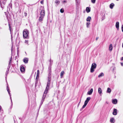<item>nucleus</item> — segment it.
Returning <instances> with one entry per match:
<instances>
[{
  "label": "nucleus",
  "mask_w": 123,
  "mask_h": 123,
  "mask_svg": "<svg viewBox=\"0 0 123 123\" xmlns=\"http://www.w3.org/2000/svg\"><path fill=\"white\" fill-rule=\"evenodd\" d=\"M112 103L114 104H116L117 102V99H113L112 100Z\"/></svg>",
  "instance_id": "4468645a"
},
{
  "label": "nucleus",
  "mask_w": 123,
  "mask_h": 123,
  "mask_svg": "<svg viewBox=\"0 0 123 123\" xmlns=\"http://www.w3.org/2000/svg\"><path fill=\"white\" fill-rule=\"evenodd\" d=\"M7 92H8V93L9 94V95L10 96V98H11V101H12V99H11V95H10V91H9V89L8 87V86H7Z\"/></svg>",
  "instance_id": "f8f14e48"
},
{
  "label": "nucleus",
  "mask_w": 123,
  "mask_h": 123,
  "mask_svg": "<svg viewBox=\"0 0 123 123\" xmlns=\"http://www.w3.org/2000/svg\"><path fill=\"white\" fill-rule=\"evenodd\" d=\"M44 17L40 16L39 17V20L40 21H42L43 19V18H44Z\"/></svg>",
  "instance_id": "aec40b11"
},
{
  "label": "nucleus",
  "mask_w": 123,
  "mask_h": 123,
  "mask_svg": "<svg viewBox=\"0 0 123 123\" xmlns=\"http://www.w3.org/2000/svg\"><path fill=\"white\" fill-rule=\"evenodd\" d=\"M39 70H38L37 71V77L39 76Z\"/></svg>",
  "instance_id": "a878e982"
},
{
  "label": "nucleus",
  "mask_w": 123,
  "mask_h": 123,
  "mask_svg": "<svg viewBox=\"0 0 123 123\" xmlns=\"http://www.w3.org/2000/svg\"><path fill=\"white\" fill-rule=\"evenodd\" d=\"M41 3L42 4H43V1H41Z\"/></svg>",
  "instance_id": "e433bc0d"
},
{
  "label": "nucleus",
  "mask_w": 123,
  "mask_h": 123,
  "mask_svg": "<svg viewBox=\"0 0 123 123\" xmlns=\"http://www.w3.org/2000/svg\"><path fill=\"white\" fill-rule=\"evenodd\" d=\"M64 72L63 71H62L61 72V73L60 74V76H61V78H62L63 75L64 74Z\"/></svg>",
  "instance_id": "dca6fc26"
},
{
  "label": "nucleus",
  "mask_w": 123,
  "mask_h": 123,
  "mask_svg": "<svg viewBox=\"0 0 123 123\" xmlns=\"http://www.w3.org/2000/svg\"><path fill=\"white\" fill-rule=\"evenodd\" d=\"M25 16H26L27 15V13L25 12Z\"/></svg>",
  "instance_id": "f704fd0d"
},
{
  "label": "nucleus",
  "mask_w": 123,
  "mask_h": 123,
  "mask_svg": "<svg viewBox=\"0 0 123 123\" xmlns=\"http://www.w3.org/2000/svg\"><path fill=\"white\" fill-rule=\"evenodd\" d=\"M97 66L96 64L95 63H93L90 69V72L91 73L93 72L94 71V69L96 68Z\"/></svg>",
  "instance_id": "7ed1b4c3"
},
{
  "label": "nucleus",
  "mask_w": 123,
  "mask_h": 123,
  "mask_svg": "<svg viewBox=\"0 0 123 123\" xmlns=\"http://www.w3.org/2000/svg\"><path fill=\"white\" fill-rule=\"evenodd\" d=\"M121 59L122 60H123V57H122Z\"/></svg>",
  "instance_id": "ea45409f"
},
{
  "label": "nucleus",
  "mask_w": 123,
  "mask_h": 123,
  "mask_svg": "<svg viewBox=\"0 0 123 123\" xmlns=\"http://www.w3.org/2000/svg\"><path fill=\"white\" fill-rule=\"evenodd\" d=\"M29 31L26 29H25L23 31V37L25 38H27L29 36Z\"/></svg>",
  "instance_id": "f03ea898"
},
{
  "label": "nucleus",
  "mask_w": 123,
  "mask_h": 123,
  "mask_svg": "<svg viewBox=\"0 0 123 123\" xmlns=\"http://www.w3.org/2000/svg\"><path fill=\"white\" fill-rule=\"evenodd\" d=\"M122 32H123V25H122Z\"/></svg>",
  "instance_id": "72a5a7b5"
},
{
  "label": "nucleus",
  "mask_w": 123,
  "mask_h": 123,
  "mask_svg": "<svg viewBox=\"0 0 123 123\" xmlns=\"http://www.w3.org/2000/svg\"><path fill=\"white\" fill-rule=\"evenodd\" d=\"M122 47L123 48V43L122 44Z\"/></svg>",
  "instance_id": "79ce46f5"
},
{
  "label": "nucleus",
  "mask_w": 123,
  "mask_h": 123,
  "mask_svg": "<svg viewBox=\"0 0 123 123\" xmlns=\"http://www.w3.org/2000/svg\"><path fill=\"white\" fill-rule=\"evenodd\" d=\"M93 91V89L92 88L90 90L88 91L87 92L88 94L89 95H91L92 94Z\"/></svg>",
  "instance_id": "0eeeda50"
},
{
  "label": "nucleus",
  "mask_w": 123,
  "mask_h": 123,
  "mask_svg": "<svg viewBox=\"0 0 123 123\" xmlns=\"http://www.w3.org/2000/svg\"><path fill=\"white\" fill-rule=\"evenodd\" d=\"M60 12L62 13H63L64 12V9L62 8L61 9H60Z\"/></svg>",
  "instance_id": "393cba45"
},
{
  "label": "nucleus",
  "mask_w": 123,
  "mask_h": 123,
  "mask_svg": "<svg viewBox=\"0 0 123 123\" xmlns=\"http://www.w3.org/2000/svg\"><path fill=\"white\" fill-rule=\"evenodd\" d=\"M1 107L0 106V111L1 110Z\"/></svg>",
  "instance_id": "a19ab883"
},
{
  "label": "nucleus",
  "mask_w": 123,
  "mask_h": 123,
  "mask_svg": "<svg viewBox=\"0 0 123 123\" xmlns=\"http://www.w3.org/2000/svg\"><path fill=\"white\" fill-rule=\"evenodd\" d=\"M38 77H39V76H38V77H37V75L36 77V80H38Z\"/></svg>",
  "instance_id": "2f4dec72"
},
{
  "label": "nucleus",
  "mask_w": 123,
  "mask_h": 123,
  "mask_svg": "<svg viewBox=\"0 0 123 123\" xmlns=\"http://www.w3.org/2000/svg\"><path fill=\"white\" fill-rule=\"evenodd\" d=\"M86 11L88 13L90 11V9L89 7H87L86 9Z\"/></svg>",
  "instance_id": "412c9836"
},
{
  "label": "nucleus",
  "mask_w": 123,
  "mask_h": 123,
  "mask_svg": "<svg viewBox=\"0 0 123 123\" xmlns=\"http://www.w3.org/2000/svg\"><path fill=\"white\" fill-rule=\"evenodd\" d=\"M28 61V59L27 58H25L23 59V62L25 63H27Z\"/></svg>",
  "instance_id": "6e6552de"
},
{
  "label": "nucleus",
  "mask_w": 123,
  "mask_h": 123,
  "mask_svg": "<svg viewBox=\"0 0 123 123\" xmlns=\"http://www.w3.org/2000/svg\"><path fill=\"white\" fill-rule=\"evenodd\" d=\"M80 102H79V104H80Z\"/></svg>",
  "instance_id": "37998d69"
},
{
  "label": "nucleus",
  "mask_w": 123,
  "mask_h": 123,
  "mask_svg": "<svg viewBox=\"0 0 123 123\" xmlns=\"http://www.w3.org/2000/svg\"><path fill=\"white\" fill-rule=\"evenodd\" d=\"M91 19V18L90 17H88L86 19V21H87L90 22Z\"/></svg>",
  "instance_id": "4be33fe9"
},
{
  "label": "nucleus",
  "mask_w": 123,
  "mask_h": 123,
  "mask_svg": "<svg viewBox=\"0 0 123 123\" xmlns=\"http://www.w3.org/2000/svg\"><path fill=\"white\" fill-rule=\"evenodd\" d=\"M96 0H91L92 2L93 3H95Z\"/></svg>",
  "instance_id": "cd10ccee"
},
{
  "label": "nucleus",
  "mask_w": 123,
  "mask_h": 123,
  "mask_svg": "<svg viewBox=\"0 0 123 123\" xmlns=\"http://www.w3.org/2000/svg\"><path fill=\"white\" fill-rule=\"evenodd\" d=\"M112 45L111 44H110L109 46V50L110 51H111L112 49Z\"/></svg>",
  "instance_id": "9b49d317"
},
{
  "label": "nucleus",
  "mask_w": 123,
  "mask_h": 123,
  "mask_svg": "<svg viewBox=\"0 0 123 123\" xmlns=\"http://www.w3.org/2000/svg\"><path fill=\"white\" fill-rule=\"evenodd\" d=\"M114 4L113 3H112L111 4L110 6V8L111 9H112L113 8V7L114 6Z\"/></svg>",
  "instance_id": "f3484780"
},
{
  "label": "nucleus",
  "mask_w": 123,
  "mask_h": 123,
  "mask_svg": "<svg viewBox=\"0 0 123 123\" xmlns=\"http://www.w3.org/2000/svg\"><path fill=\"white\" fill-rule=\"evenodd\" d=\"M98 37H97L96 38V40H97L98 39Z\"/></svg>",
  "instance_id": "4c0bfd02"
},
{
  "label": "nucleus",
  "mask_w": 123,
  "mask_h": 123,
  "mask_svg": "<svg viewBox=\"0 0 123 123\" xmlns=\"http://www.w3.org/2000/svg\"><path fill=\"white\" fill-rule=\"evenodd\" d=\"M55 3L57 5L59 4L60 2V1L58 0H56L55 1Z\"/></svg>",
  "instance_id": "5701e85b"
},
{
  "label": "nucleus",
  "mask_w": 123,
  "mask_h": 123,
  "mask_svg": "<svg viewBox=\"0 0 123 123\" xmlns=\"http://www.w3.org/2000/svg\"><path fill=\"white\" fill-rule=\"evenodd\" d=\"M111 91L110 88L108 87L107 88V92L108 93H110L111 92Z\"/></svg>",
  "instance_id": "ddd939ff"
},
{
  "label": "nucleus",
  "mask_w": 123,
  "mask_h": 123,
  "mask_svg": "<svg viewBox=\"0 0 123 123\" xmlns=\"http://www.w3.org/2000/svg\"><path fill=\"white\" fill-rule=\"evenodd\" d=\"M9 69H8L7 70L6 73V75L7 74H8V71H9Z\"/></svg>",
  "instance_id": "7c9ffc66"
},
{
  "label": "nucleus",
  "mask_w": 123,
  "mask_h": 123,
  "mask_svg": "<svg viewBox=\"0 0 123 123\" xmlns=\"http://www.w3.org/2000/svg\"><path fill=\"white\" fill-rule=\"evenodd\" d=\"M12 60V57H11V58L10 59V61H9V64H10Z\"/></svg>",
  "instance_id": "c85d7f7f"
},
{
  "label": "nucleus",
  "mask_w": 123,
  "mask_h": 123,
  "mask_svg": "<svg viewBox=\"0 0 123 123\" xmlns=\"http://www.w3.org/2000/svg\"><path fill=\"white\" fill-rule=\"evenodd\" d=\"M90 99L91 98L90 97H88L87 98L86 100L85 101L84 104L83 106L82 109H83L86 106L88 102L90 100Z\"/></svg>",
  "instance_id": "20e7f679"
},
{
  "label": "nucleus",
  "mask_w": 123,
  "mask_h": 123,
  "mask_svg": "<svg viewBox=\"0 0 123 123\" xmlns=\"http://www.w3.org/2000/svg\"><path fill=\"white\" fill-rule=\"evenodd\" d=\"M90 24V23L87 22L86 23V27L87 28H89V25Z\"/></svg>",
  "instance_id": "b1692460"
},
{
  "label": "nucleus",
  "mask_w": 123,
  "mask_h": 123,
  "mask_svg": "<svg viewBox=\"0 0 123 123\" xmlns=\"http://www.w3.org/2000/svg\"><path fill=\"white\" fill-rule=\"evenodd\" d=\"M113 114L115 115H116L117 114V110L116 109H114V111L113 112Z\"/></svg>",
  "instance_id": "9d476101"
},
{
  "label": "nucleus",
  "mask_w": 123,
  "mask_h": 123,
  "mask_svg": "<svg viewBox=\"0 0 123 123\" xmlns=\"http://www.w3.org/2000/svg\"><path fill=\"white\" fill-rule=\"evenodd\" d=\"M67 2L66 1H63L62 2L63 3H64L65 2Z\"/></svg>",
  "instance_id": "c9c22d12"
},
{
  "label": "nucleus",
  "mask_w": 123,
  "mask_h": 123,
  "mask_svg": "<svg viewBox=\"0 0 123 123\" xmlns=\"http://www.w3.org/2000/svg\"><path fill=\"white\" fill-rule=\"evenodd\" d=\"M45 11L44 10H42L41 11L40 13V16L44 17L45 15Z\"/></svg>",
  "instance_id": "39448f33"
},
{
  "label": "nucleus",
  "mask_w": 123,
  "mask_h": 123,
  "mask_svg": "<svg viewBox=\"0 0 123 123\" xmlns=\"http://www.w3.org/2000/svg\"><path fill=\"white\" fill-rule=\"evenodd\" d=\"M116 26L117 29L118 30L119 28V22H117L116 24Z\"/></svg>",
  "instance_id": "1a4fd4ad"
},
{
  "label": "nucleus",
  "mask_w": 123,
  "mask_h": 123,
  "mask_svg": "<svg viewBox=\"0 0 123 123\" xmlns=\"http://www.w3.org/2000/svg\"><path fill=\"white\" fill-rule=\"evenodd\" d=\"M110 121L111 123H114L115 122L114 119L113 118H111L110 120Z\"/></svg>",
  "instance_id": "2eb2a0df"
},
{
  "label": "nucleus",
  "mask_w": 123,
  "mask_h": 123,
  "mask_svg": "<svg viewBox=\"0 0 123 123\" xmlns=\"http://www.w3.org/2000/svg\"><path fill=\"white\" fill-rule=\"evenodd\" d=\"M20 70L21 72H23L25 71V69L24 67L22 66H21L20 67Z\"/></svg>",
  "instance_id": "423d86ee"
},
{
  "label": "nucleus",
  "mask_w": 123,
  "mask_h": 123,
  "mask_svg": "<svg viewBox=\"0 0 123 123\" xmlns=\"http://www.w3.org/2000/svg\"><path fill=\"white\" fill-rule=\"evenodd\" d=\"M98 92L99 94H101L102 93V90L100 88H99L98 90Z\"/></svg>",
  "instance_id": "6ab92c4d"
},
{
  "label": "nucleus",
  "mask_w": 123,
  "mask_h": 123,
  "mask_svg": "<svg viewBox=\"0 0 123 123\" xmlns=\"http://www.w3.org/2000/svg\"><path fill=\"white\" fill-rule=\"evenodd\" d=\"M3 3L4 4H5V3Z\"/></svg>",
  "instance_id": "c03bdc74"
},
{
  "label": "nucleus",
  "mask_w": 123,
  "mask_h": 123,
  "mask_svg": "<svg viewBox=\"0 0 123 123\" xmlns=\"http://www.w3.org/2000/svg\"><path fill=\"white\" fill-rule=\"evenodd\" d=\"M9 27L10 30V29H11V26L9 24Z\"/></svg>",
  "instance_id": "473e14b6"
},
{
  "label": "nucleus",
  "mask_w": 123,
  "mask_h": 123,
  "mask_svg": "<svg viewBox=\"0 0 123 123\" xmlns=\"http://www.w3.org/2000/svg\"><path fill=\"white\" fill-rule=\"evenodd\" d=\"M25 43L26 44H27L28 45V40H25Z\"/></svg>",
  "instance_id": "bb28decb"
},
{
  "label": "nucleus",
  "mask_w": 123,
  "mask_h": 123,
  "mask_svg": "<svg viewBox=\"0 0 123 123\" xmlns=\"http://www.w3.org/2000/svg\"><path fill=\"white\" fill-rule=\"evenodd\" d=\"M105 16H103L102 17V19L103 20H104L105 19Z\"/></svg>",
  "instance_id": "c756f323"
},
{
  "label": "nucleus",
  "mask_w": 123,
  "mask_h": 123,
  "mask_svg": "<svg viewBox=\"0 0 123 123\" xmlns=\"http://www.w3.org/2000/svg\"><path fill=\"white\" fill-rule=\"evenodd\" d=\"M121 64L122 66H123V63H121Z\"/></svg>",
  "instance_id": "58836bf2"
},
{
  "label": "nucleus",
  "mask_w": 123,
  "mask_h": 123,
  "mask_svg": "<svg viewBox=\"0 0 123 123\" xmlns=\"http://www.w3.org/2000/svg\"><path fill=\"white\" fill-rule=\"evenodd\" d=\"M104 76V74L103 73H102L98 75V77L99 78L101 77Z\"/></svg>",
  "instance_id": "a211bd4d"
},
{
  "label": "nucleus",
  "mask_w": 123,
  "mask_h": 123,
  "mask_svg": "<svg viewBox=\"0 0 123 123\" xmlns=\"http://www.w3.org/2000/svg\"><path fill=\"white\" fill-rule=\"evenodd\" d=\"M50 78L49 77L48 79V81L47 85V86L45 89V91L44 93L43 94L42 98V100L43 101L44 98H45L46 94L47 93L49 88V86L50 84Z\"/></svg>",
  "instance_id": "f257e3e1"
}]
</instances>
